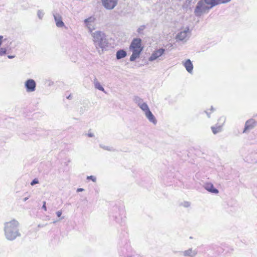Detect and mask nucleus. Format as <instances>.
Listing matches in <instances>:
<instances>
[{"label":"nucleus","mask_w":257,"mask_h":257,"mask_svg":"<svg viewBox=\"0 0 257 257\" xmlns=\"http://www.w3.org/2000/svg\"><path fill=\"white\" fill-rule=\"evenodd\" d=\"M18 226L19 222L16 220H11L5 224V234L8 240H14L21 236Z\"/></svg>","instance_id":"nucleus-1"},{"label":"nucleus","mask_w":257,"mask_h":257,"mask_svg":"<svg viewBox=\"0 0 257 257\" xmlns=\"http://www.w3.org/2000/svg\"><path fill=\"white\" fill-rule=\"evenodd\" d=\"M92 40L96 49L103 50L108 46V40L105 33L101 31H96L90 33Z\"/></svg>","instance_id":"nucleus-2"},{"label":"nucleus","mask_w":257,"mask_h":257,"mask_svg":"<svg viewBox=\"0 0 257 257\" xmlns=\"http://www.w3.org/2000/svg\"><path fill=\"white\" fill-rule=\"evenodd\" d=\"M142 40L140 38H135L132 41L130 46V49L132 52L130 57L131 61H134L139 57L141 52L143 51V47L141 45Z\"/></svg>","instance_id":"nucleus-3"},{"label":"nucleus","mask_w":257,"mask_h":257,"mask_svg":"<svg viewBox=\"0 0 257 257\" xmlns=\"http://www.w3.org/2000/svg\"><path fill=\"white\" fill-rule=\"evenodd\" d=\"M210 9L209 6L205 3L204 0H200L197 4L194 10V14L196 16L200 17L203 13L208 12Z\"/></svg>","instance_id":"nucleus-4"},{"label":"nucleus","mask_w":257,"mask_h":257,"mask_svg":"<svg viewBox=\"0 0 257 257\" xmlns=\"http://www.w3.org/2000/svg\"><path fill=\"white\" fill-rule=\"evenodd\" d=\"M190 35L191 31L189 27H186L177 34L176 36V41L186 42L189 38Z\"/></svg>","instance_id":"nucleus-5"},{"label":"nucleus","mask_w":257,"mask_h":257,"mask_svg":"<svg viewBox=\"0 0 257 257\" xmlns=\"http://www.w3.org/2000/svg\"><path fill=\"white\" fill-rule=\"evenodd\" d=\"M24 86L27 92H33L36 89V82L33 79H28L25 82Z\"/></svg>","instance_id":"nucleus-6"},{"label":"nucleus","mask_w":257,"mask_h":257,"mask_svg":"<svg viewBox=\"0 0 257 257\" xmlns=\"http://www.w3.org/2000/svg\"><path fill=\"white\" fill-rule=\"evenodd\" d=\"M95 20L94 17L91 16L84 21L85 26L88 29L89 33L93 32V31L95 29L94 25Z\"/></svg>","instance_id":"nucleus-7"},{"label":"nucleus","mask_w":257,"mask_h":257,"mask_svg":"<svg viewBox=\"0 0 257 257\" xmlns=\"http://www.w3.org/2000/svg\"><path fill=\"white\" fill-rule=\"evenodd\" d=\"M165 51V50L163 48H160L159 49L156 50L154 51L151 56L149 58V60L150 61H153L158 59L159 60H161L163 59L161 58L162 56L163 55Z\"/></svg>","instance_id":"nucleus-8"},{"label":"nucleus","mask_w":257,"mask_h":257,"mask_svg":"<svg viewBox=\"0 0 257 257\" xmlns=\"http://www.w3.org/2000/svg\"><path fill=\"white\" fill-rule=\"evenodd\" d=\"M118 0H101L102 5L107 10L113 9L117 5Z\"/></svg>","instance_id":"nucleus-9"},{"label":"nucleus","mask_w":257,"mask_h":257,"mask_svg":"<svg viewBox=\"0 0 257 257\" xmlns=\"http://www.w3.org/2000/svg\"><path fill=\"white\" fill-rule=\"evenodd\" d=\"M256 125V121L254 119L251 118L247 120L245 123L243 133H246L249 131L253 129Z\"/></svg>","instance_id":"nucleus-10"},{"label":"nucleus","mask_w":257,"mask_h":257,"mask_svg":"<svg viewBox=\"0 0 257 257\" xmlns=\"http://www.w3.org/2000/svg\"><path fill=\"white\" fill-rule=\"evenodd\" d=\"M198 253V251L196 249L189 248L187 250L182 251L180 254L184 257H195Z\"/></svg>","instance_id":"nucleus-11"},{"label":"nucleus","mask_w":257,"mask_h":257,"mask_svg":"<svg viewBox=\"0 0 257 257\" xmlns=\"http://www.w3.org/2000/svg\"><path fill=\"white\" fill-rule=\"evenodd\" d=\"M53 15L54 18L56 25L58 28L63 27L65 25L62 21V18L61 15L58 13H53Z\"/></svg>","instance_id":"nucleus-12"},{"label":"nucleus","mask_w":257,"mask_h":257,"mask_svg":"<svg viewBox=\"0 0 257 257\" xmlns=\"http://www.w3.org/2000/svg\"><path fill=\"white\" fill-rule=\"evenodd\" d=\"M204 188L208 192L218 194L219 191L215 188H214L213 184L211 183H206L204 185Z\"/></svg>","instance_id":"nucleus-13"},{"label":"nucleus","mask_w":257,"mask_h":257,"mask_svg":"<svg viewBox=\"0 0 257 257\" xmlns=\"http://www.w3.org/2000/svg\"><path fill=\"white\" fill-rule=\"evenodd\" d=\"M183 64L187 72L191 74L193 72V65L191 60L190 59H187L185 62H183Z\"/></svg>","instance_id":"nucleus-14"},{"label":"nucleus","mask_w":257,"mask_h":257,"mask_svg":"<svg viewBox=\"0 0 257 257\" xmlns=\"http://www.w3.org/2000/svg\"><path fill=\"white\" fill-rule=\"evenodd\" d=\"M145 114L149 121L153 123L155 125L156 124L157 120L150 110L145 112Z\"/></svg>","instance_id":"nucleus-15"},{"label":"nucleus","mask_w":257,"mask_h":257,"mask_svg":"<svg viewBox=\"0 0 257 257\" xmlns=\"http://www.w3.org/2000/svg\"><path fill=\"white\" fill-rule=\"evenodd\" d=\"M93 84H94V87L96 89H97L99 90L102 91L103 92H104L105 93H106V92H105L104 88L100 84V83L98 82V81L97 80V79L96 78H95L94 80H93Z\"/></svg>","instance_id":"nucleus-16"},{"label":"nucleus","mask_w":257,"mask_h":257,"mask_svg":"<svg viewBox=\"0 0 257 257\" xmlns=\"http://www.w3.org/2000/svg\"><path fill=\"white\" fill-rule=\"evenodd\" d=\"M126 56V52L122 49L117 51L116 54V59L118 60L124 58Z\"/></svg>","instance_id":"nucleus-17"},{"label":"nucleus","mask_w":257,"mask_h":257,"mask_svg":"<svg viewBox=\"0 0 257 257\" xmlns=\"http://www.w3.org/2000/svg\"><path fill=\"white\" fill-rule=\"evenodd\" d=\"M205 2L210 9H212L214 6L217 5V0H204Z\"/></svg>","instance_id":"nucleus-18"},{"label":"nucleus","mask_w":257,"mask_h":257,"mask_svg":"<svg viewBox=\"0 0 257 257\" xmlns=\"http://www.w3.org/2000/svg\"><path fill=\"white\" fill-rule=\"evenodd\" d=\"M214 134H216L220 132L222 130V126L220 125L211 126V127Z\"/></svg>","instance_id":"nucleus-19"},{"label":"nucleus","mask_w":257,"mask_h":257,"mask_svg":"<svg viewBox=\"0 0 257 257\" xmlns=\"http://www.w3.org/2000/svg\"><path fill=\"white\" fill-rule=\"evenodd\" d=\"M133 101L135 103L137 104L139 106L144 102L143 99L138 96H134Z\"/></svg>","instance_id":"nucleus-20"},{"label":"nucleus","mask_w":257,"mask_h":257,"mask_svg":"<svg viewBox=\"0 0 257 257\" xmlns=\"http://www.w3.org/2000/svg\"><path fill=\"white\" fill-rule=\"evenodd\" d=\"M139 107L144 112V113L150 110L148 104L144 102L139 106Z\"/></svg>","instance_id":"nucleus-21"},{"label":"nucleus","mask_w":257,"mask_h":257,"mask_svg":"<svg viewBox=\"0 0 257 257\" xmlns=\"http://www.w3.org/2000/svg\"><path fill=\"white\" fill-rule=\"evenodd\" d=\"M44 15V13L42 10H39L37 11V16L40 20H42L43 19Z\"/></svg>","instance_id":"nucleus-22"},{"label":"nucleus","mask_w":257,"mask_h":257,"mask_svg":"<svg viewBox=\"0 0 257 257\" xmlns=\"http://www.w3.org/2000/svg\"><path fill=\"white\" fill-rule=\"evenodd\" d=\"M7 53V49L5 48H0V56H3Z\"/></svg>","instance_id":"nucleus-23"},{"label":"nucleus","mask_w":257,"mask_h":257,"mask_svg":"<svg viewBox=\"0 0 257 257\" xmlns=\"http://www.w3.org/2000/svg\"><path fill=\"white\" fill-rule=\"evenodd\" d=\"M181 205L184 207L187 208L190 206V203L188 201H184Z\"/></svg>","instance_id":"nucleus-24"},{"label":"nucleus","mask_w":257,"mask_h":257,"mask_svg":"<svg viewBox=\"0 0 257 257\" xmlns=\"http://www.w3.org/2000/svg\"><path fill=\"white\" fill-rule=\"evenodd\" d=\"M87 180H91L93 182H96V177H95L94 176H92V175L87 176Z\"/></svg>","instance_id":"nucleus-25"},{"label":"nucleus","mask_w":257,"mask_h":257,"mask_svg":"<svg viewBox=\"0 0 257 257\" xmlns=\"http://www.w3.org/2000/svg\"><path fill=\"white\" fill-rule=\"evenodd\" d=\"M231 0H217V5L224 4L230 2Z\"/></svg>","instance_id":"nucleus-26"},{"label":"nucleus","mask_w":257,"mask_h":257,"mask_svg":"<svg viewBox=\"0 0 257 257\" xmlns=\"http://www.w3.org/2000/svg\"><path fill=\"white\" fill-rule=\"evenodd\" d=\"M100 147L103 149L104 150H108V151H112L113 150L112 148H110L108 147L104 146L102 145H100Z\"/></svg>","instance_id":"nucleus-27"},{"label":"nucleus","mask_w":257,"mask_h":257,"mask_svg":"<svg viewBox=\"0 0 257 257\" xmlns=\"http://www.w3.org/2000/svg\"><path fill=\"white\" fill-rule=\"evenodd\" d=\"M38 183H39L38 179L37 178H35L31 182V185L32 186H34V185L38 184Z\"/></svg>","instance_id":"nucleus-28"},{"label":"nucleus","mask_w":257,"mask_h":257,"mask_svg":"<svg viewBox=\"0 0 257 257\" xmlns=\"http://www.w3.org/2000/svg\"><path fill=\"white\" fill-rule=\"evenodd\" d=\"M46 202L45 201L43 202V204L42 207V209H43L45 211H47V207H46Z\"/></svg>","instance_id":"nucleus-29"},{"label":"nucleus","mask_w":257,"mask_h":257,"mask_svg":"<svg viewBox=\"0 0 257 257\" xmlns=\"http://www.w3.org/2000/svg\"><path fill=\"white\" fill-rule=\"evenodd\" d=\"M62 213V212L61 210L58 211L56 212V214L58 217H60L61 216Z\"/></svg>","instance_id":"nucleus-30"},{"label":"nucleus","mask_w":257,"mask_h":257,"mask_svg":"<svg viewBox=\"0 0 257 257\" xmlns=\"http://www.w3.org/2000/svg\"><path fill=\"white\" fill-rule=\"evenodd\" d=\"M87 136L89 137H94V135L93 134L91 133H89L88 134H87Z\"/></svg>","instance_id":"nucleus-31"},{"label":"nucleus","mask_w":257,"mask_h":257,"mask_svg":"<svg viewBox=\"0 0 257 257\" xmlns=\"http://www.w3.org/2000/svg\"><path fill=\"white\" fill-rule=\"evenodd\" d=\"M84 191V189H83V188H78L77 190V192H82V191Z\"/></svg>","instance_id":"nucleus-32"},{"label":"nucleus","mask_w":257,"mask_h":257,"mask_svg":"<svg viewBox=\"0 0 257 257\" xmlns=\"http://www.w3.org/2000/svg\"><path fill=\"white\" fill-rule=\"evenodd\" d=\"M15 56L14 55H8V58L9 59H13L15 57Z\"/></svg>","instance_id":"nucleus-33"},{"label":"nucleus","mask_w":257,"mask_h":257,"mask_svg":"<svg viewBox=\"0 0 257 257\" xmlns=\"http://www.w3.org/2000/svg\"><path fill=\"white\" fill-rule=\"evenodd\" d=\"M3 37L2 36H0V46L1 45L2 43V40H3Z\"/></svg>","instance_id":"nucleus-34"},{"label":"nucleus","mask_w":257,"mask_h":257,"mask_svg":"<svg viewBox=\"0 0 257 257\" xmlns=\"http://www.w3.org/2000/svg\"><path fill=\"white\" fill-rule=\"evenodd\" d=\"M29 199V197H25L24 198V201H26Z\"/></svg>","instance_id":"nucleus-35"},{"label":"nucleus","mask_w":257,"mask_h":257,"mask_svg":"<svg viewBox=\"0 0 257 257\" xmlns=\"http://www.w3.org/2000/svg\"><path fill=\"white\" fill-rule=\"evenodd\" d=\"M205 112L206 113V114H207V115L208 117H210V114H209V113H208L207 111H205Z\"/></svg>","instance_id":"nucleus-36"},{"label":"nucleus","mask_w":257,"mask_h":257,"mask_svg":"<svg viewBox=\"0 0 257 257\" xmlns=\"http://www.w3.org/2000/svg\"><path fill=\"white\" fill-rule=\"evenodd\" d=\"M222 119L223 121H224V118H220V120Z\"/></svg>","instance_id":"nucleus-37"},{"label":"nucleus","mask_w":257,"mask_h":257,"mask_svg":"<svg viewBox=\"0 0 257 257\" xmlns=\"http://www.w3.org/2000/svg\"><path fill=\"white\" fill-rule=\"evenodd\" d=\"M211 110H212V111L214 110V108H213V107L212 106H211Z\"/></svg>","instance_id":"nucleus-38"},{"label":"nucleus","mask_w":257,"mask_h":257,"mask_svg":"<svg viewBox=\"0 0 257 257\" xmlns=\"http://www.w3.org/2000/svg\"><path fill=\"white\" fill-rule=\"evenodd\" d=\"M140 31H141V29L140 28H139V29H138V32H140Z\"/></svg>","instance_id":"nucleus-39"},{"label":"nucleus","mask_w":257,"mask_h":257,"mask_svg":"<svg viewBox=\"0 0 257 257\" xmlns=\"http://www.w3.org/2000/svg\"><path fill=\"white\" fill-rule=\"evenodd\" d=\"M70 97H71V96H70V95H69V96L68 97V99H70Z\"/></svg>","instance_id":"nucleus-40"},{"label":"nucleus","mask_w":257,"mask_h":257,"mask_svg":"<svg viewBox=\"0 0 257 257\" xmlns=\"http://www.w3.org/2000/svg\"><path fill=\"white\" fill-rule=\"evenodd\" d=\"M64 219V217H62L61 219Z\"/></svg>","instance_id":"nucleus-41"}]
</instances>
